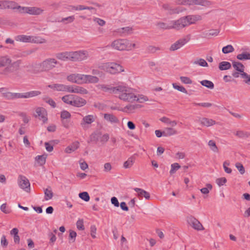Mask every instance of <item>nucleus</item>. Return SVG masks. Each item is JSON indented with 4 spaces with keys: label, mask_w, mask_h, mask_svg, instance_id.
<instances>
[{
    "label": "nucleus",
    "mask_w": 250,
    "mask_h": 250,
    "mask_svg": "<svg viewBox=\"0 0 250 250\" xmlns=\"http://www.w3.org/2000/svg\"><path fill=\"white\" fill-rule=\"evenodd\" d=\"M177 133V131L171 127H167L163 131V134L165 137L170 136Z\"/></svg>",
    "instance_id": "nucleus-30"
},
{
    "label": "nucleus",
    "mask_w": 250,
    "mask_h": 250,
    "mask_svg": "<svg viewBox=\"0 0 250 250\" xmlns=\"http://www.w3.org/2000/svg\"><path fill=\"white\" fill-rule=\"evenodd\" d=\"M142 107V105L140 104H129L127 105L125 107V109H127L130 112H133L135 109L139 108Z\"/></svg>",
    "instance_id": "nucleus-51"
},
{
    "label": "nucleus",
    "mask_w": 250,
    "mask_h": 250,
    "mask_svg": "<svg viewBox=\"0 0 250 250\" xmlns=\"http://www.w3.org/2000/svg\"><path fill=\"white\" fill-rule=\"evenodd\" d=\"M79 142L78 141L73 142L66 147L65 149V152L67 153H70L74 151L79 148Z\"/></svg>",
    "instance_id": "nucleus-25"
},
{
    "label": "nucleus",
    "mask_w": 250,
    "mask_h": 250,
    "mask_svg": "<svg viewBox=\"0 0 250 250\" xmlns=\"http://www.w3.org/2000/svg\"><path fill=\"white\" fill-rule=\"evenodd\" d=\"M199 121L203 125L207 127L216 124V122L214 120L207 118H200Z\"/></svg>",
    "instance_id": "nucleus-21"
},
{
    "label": "nucleus",
    "mask_w": 250,
    "mask_h": 250,
    "mask_svg": "<svg viewBox=\"0 0 250 250\" xmlns=\"http://www.w3.org/2000/svg\"><path fill=\"white\" fill-rule=\"evenodd\" d=\"M104 119L106 121L109 122L112 124L118 123L119 122L118 119L112 114L105 113L104 114Z\"/></svg>",
    "instance_id": "nucleus-24"
},
{
    "label": "nucleus",
    "mask_w": 250,
    "mask_h": 250,
    "mask_svg": "<svg viewBox=\"0 0 250 250\" xmlns=\"http://www.w3.org/2000/svg\"><path fill=\"white\" fill-rule=\"evenodd\" d=\"M157 26L161 29H171V25L170 24V23L169 24H167L166 23L163 22H159L157 23Z\"/></svg>",
    "instance_id": "nucleus-48"
},
{
    "label": "nucleus",
    "mask_w": 250,
    "mask_h": 250,
    "mask_svg": "<svg viewBox=\"0 0 250 250\" xmlns=\"http://www.w3.org/2000/svg\"><path fill=\"white\" fill-rule=\"evenodd\" d=\"M187 221L189 225L196 230H201L204 229V228L201 223L193 216H188Z\"/></svg>",
    "instance_id": "nucleus-7"
},
{
    "label": "nucleus",
    "mask_w": 250,
    "mask_h": 250,
    "mask_svg": "<svg viewBox=\"0 0 250 250\" xmlns=\"http://www.w3.org/2000/svg\"><path fill=\"white\" fill-rule=\"evenodd\" d=\"M171 25V29L177 30H180L187 26L184 17H182L177 20H173L170 21Z\"/></svg>",
    "instance_id": "nucleus-8"
},
{
    "label": "nucleus",
    "mask_w": 250,
    "mask_h": 250,
    "mask_svg": "<svg viewBox=\"0 0 250 250\" xmlns=\"http://www.w3.org/2000/svg\"><path fill=\"white\" fill-rule=\"evenodd\" d=\"M111 46L115 49L123 50H131L133 48L136 47L135 43H132L126 39H118L114 41Z\"/></svg>",
    "instance_id": "nucleus-2"
},
{
    "label": "nucleus",
    "mask_w": 250,
    "mask_h": 250,
    "mask_svg": "<svg viewBox=\"0 0 250 250\" xmlns=\"http://www.w3.org/2000/svg\"><path fill=\"white\" fill-rule=\"evenodd\" d=\"M57 59L62 61H70V52L58 53L56 54Z\"/></svg>",
    "instance_id": "nucleus-22"
},
{
    "label": "nucleus",
    "mask_w": 250,
    "mask_h": 250,
    "mask_svg": "<svg viewBox=\"0 0 250 250\" xmlns=\"http://www.w3.org/2000/svg\"><path fill=\"white\" fill-rule=\"evenodd\" d=\"M30 42L36 43H43L46 42V40L39 37L31 36Z\"/></svg>",
    "instance_id": "nucleus-36"
},
{
    "label": "nucleus",
    "mask_w": 250,
    "mask_h": 250,
    "mask_svg": "<svg viewBox=\"0 0 250 250\" xmlns=\"http://www.w3.org/2000/svg\"><path fill=\"white\" fill-rule=\"evenodd\" d=\"M231 67V65L230 62L226 61H223L219 64V69L220 70H227L229 69Z\"/></svg>",
    "instance_id": "nucleus-29"
},
{
    "label": "nucleus",
    "mask_w": 250,
    "mask_h": 250,
    "mask_svg": "<svg viewBox=\"0 0 250 250\" xmlns=\"http://www.w3.org/2000/svg\"><path fill=\"white\" fill-rule=\"evenodd\" d=\"M162 7L165 10L167 11L168 14L169 15L178 14L181 12L179 7L173 8L169 4L167 3L163 4Z\"/></svg>",
    "instance_id": "nucleus-16"
},
{
    "label": "nucleus",
    "mask_w": 250,
    "mask_h": 250,
    "mask_svg": "<svg viewBox=\"0 0 250 250\" xmlns=\"http://www.w3.org/2000/svg\"><path fill=\"white\" fill-rule=\"evenodd\" d=\"M71 117L70 113L66 111L63 110L61 112V119H69Z\"/></svg>",
    "instance_id": "nucleus-56"
},
{
    "label": "nucleus",
    "mask_w": 250,
    "mask_h": 250,
    "mask_svg": "<svg viewBox=\"0 0 250 250\" xmlns=\"http://www.w3.org/2000/svg\"><path fill=\"white\" fill-rule=\"evenodd\" d=\"M240 77L244 79L245 83L250 85V75L245 72L240 74Z\"/></svg>",
    "instance_id": "nucleus-50"
},
{
    "label": "nucleus",
    "mask_w": 250,
    "mask_h": 250,
    "mask_svg": "<svg viewBox=\"0 0 250 250\" xmlns=\"http://www.w3.org/2000/svg\"><path fill=\"white\" fill-rule=\"evenodd\" d=\"M234 50V49L233 47L230 45H227L226 46H224L222 48V52L224 54H228L229 53H231L233 52Z\"/></svg>",
    "instance_id": "nucleus-47"
},
{
    "label": "nucleus",
    "mask_w": 250,
    "mask_h": 250,
    "mask_svg": "<svg viewBox=\"0 0 250 250\" xmlns=\"http://www.w3.org/2000/svg\"><path fill=\"white\" fill-rule=\"evenodd\" d=\"M36 117H38L40 120H42L43 123H45L47 120V112L46 109L42 107H38L36 109Z\"/></svg>",
    "instance_id": "nucleus-11"
},
{
    "label": "nucleus",
    "mask_w": 250,
    "mask_h": 250,
    "mask_svg": "<svg viewBox=\"0 0 250 250\" xmlns=\"http://www.w3.org/2000/svg\"><path fill=\"white\" fill-rule=\"evenodd\" d=\"M235 167L239 170V172L241 174H243L245 173V170L244 167L243 165L240 163H236L235 164Z\"/></svg>",
    "instance_id": "nucleus-60"
},
{
    "label": "nucleus",
    "mask_w": 250,
    "mask_h": 250,
    "mask_svg": "<svg viewBox=\"0 0 250 250\" xmlns=\"http://www.w3.org/2000/svg\"><path fill=\"white\" fill-rule=\"evenodd\" d=\"M181 166L178 163H174L171 165L169 173L171 175L175 173L176 171L180 168Z\"/></svg>",
    "instance_id": "nucleus-52"
},
{
    "label": "nucleus",
    "mask_w": 250,
    "mask_h": 250,
    "mask_svg": "<svg viewBox=\"0 0 250 250\" xmlns=\"http://www.w3.org/2000/svg\"><path fill=\"white\" fill-rule=\"evenodd\" d=\"M188 42V40L185 38L180 39L171 45L170 50L175 51L177 50L185 45Z\"/></svg>",
    "instance_id": "nucleus-13"
},
{
    "label": "nucleus",
    "mask_w": 250,
    "mask_h": 250,
    "mask_svg": "<svg viewBox=\"0 0 250 250\" xmlns=\"http://www.w3.org/2000/svg\"><path fill=\"white\" fill-rule=\"evenodd\" d=\"M135 157L133 156L129 157L124 164V167L125 168L130 167L135 162Z\"/></svg>",
    "instance_id": "nucleus-35"
},
{
    "label": "nucleus",
    "mask_w": 250,
    "mask_h": 250,
    "mask_svg": "<svg viewBox=\"0 0 250 250\" xmlns=\"http://www.w3.org/2000/svg\"><path fill=\"white\" fill-rule=\"evenodd\" d=\"M134 190L137 192L138 196L140 198L144 197L146 199L149 200L150 198L149 193L146 191L140 188H135Z\"/></svg>",
    "instance_id": "nucleus-18"
},
{
    "label": "nucleus",
    "mask_w": 250,
    "mask_h": 250,
    "mask_svg": "<svg viewBox=\"0 0 250 250\" xmlns=\"http://www.w3.org/2000/svg\"><path fill=\"white\" fill-rule=\"evenodd\" d=\"M63 84L55 83L49 84L47 87L57 91H63Z\"/></svg>",
    "instance_id": "nucleus-31"
},
{
    "label": "nucleus",
    "mask_w": 250,
    "mask_h": 250,
    "mask_svg": "<svg viewBox=\"0 0 250 250\" xmlns=\"http://www.w3.org/2000/svg\"><path fill=\"white\" fill-rule=\"evenodd\" d=\"M88 57L87 51L80 50L70 52V61L72 62H80L85 60Z\"/></svg>",
    "instance_id": "nucleus-6"
},
{
    "label": "nucleus",
    "mask_w": 250,
    "mask_h": 250,
    "mask_svg": "<svg viewBox=\"0 0 250 250\" xmlns=\"http://www.w3.org/2000/svg\"><path fill=\"white\" fill-rule=\"evenodd\" d=\"M44 199L45 200L51 199L53 195V193L51 189L46 188L44 190Z\"/></svg>",
    "instance_id": "nucleus-45"
},
{
    "label": "nucleus",
    "mask_w": 250,
    "mask_h": 250,
    "mask_svg": "<svg viewBox=\"0 0 250 250\" xmlns=\"http://www.w3.org/2000/svg\"><path fill=\"white\" fill-rule=\"evenodd\" d=\"M208 145L209 146L210 149L215 152H217L218 151V148L216 145L215 142L213 140L209 141Z\"/></svg>",
    "instance_id": "nucleus-55"
},
{
    "label": "nucleus",
    "mask_w": 250,
    "mask_h": 250,
    "mask_svg": "<svg viewBox=\"0 0 250 250\" xmlns=\"http://www.w3.org/2000/svg\"><path fill=\"white\" fill-rule=\"evenodd\" d=\"M18 4L14 1L3 0L2 9H11L16 12Z\"/></svg>",
    "instance_id": "nucleus-12"
},
{
    "label": "nucleus",
    "mask_w": 250,
    "mask_h": 250,
    "mask_svg": "<svg viewBox=\"0 0 250 250\" xmlns=\"http://www.w3.org/2000/svg\"><path fill=\"white\" fill-rule=\"evenodd\" d=\"M116 94H118L119 98L124 101L133 102L135 101L136 95L135 90L128 87L125 83L122 82L118 83V88Z\"/></svg>",
    "instance_id": "nucleus-1"
},
{
    "label": "nucleus",
    "mask_w": 250,
    "mask_h": 250,
    "mask_svg": "<svg viewBox=\"0 0 250 250\" xmlns=\"http://www.w3.org/2000/svg\"><path fill=\"white\" fill-rule=\"evenodd\" d=\"M79 196L82 200H84L85 202H88L90 200V197L88 193L86 192H82L79 193Z\"/></svg>",
    "instance_id": "nucleus-49"
},
{
    "label": "nucleus",
    "mask_w": 250,
    "mask_h": 250,
    "mask_svg": "<svg viewBox=\"0 0 250 250\" xmlns=\"http://www.w3.org/2000/svg\"><path fill=\"white\" fill-rule=\"evenodd\" d=\"M83 219H79L77 223V228L79 230H83L84 229V226L83 225Z\"/></svg>",
    "instance_id": "nucleus-62"
},
{
    "label": "nucleus",
    "mask_w": 250,
    "mask_h": 250,
    "mask_svg": "<svg viewBox=\"0 0 250 250\" xmlns=\"http://www.w3.org/2000/svg\"><path fill=\"white\" fill-rule=\"evenodd\" d=\"M58 63L57 60L53 58L47 59L38 65L37 68L41 71H48L53 69Z\"/></svg>",
    "instance_id": "nucleus-5"
},
{
    "label": "nucleus",
    "mask_w": 250,
    "mask_h": 250,
    "mask_svg": "<svg viewBox=\"0 0 250 250\" xmlns=\"http://www.w3.org/2000/svg\"><path fill=\"white\" fill-rule=\"evenodd\" d=\"M11 62L12 60L8 56H0V68L9 65Z\"/></svg>",
    "instance_id": "nucleus-17"
},
{
    "label": "nucleus",
    "mask_w": 250,
    "mask_h": 250,
    "mask_svg": "<svg viewBox=\"0 0 250 250\" xmlns=\"http://www.w3.org/2000/svg\"><path fill=\"white\" fill-rule=\"evenodd\" d=\"M31 36H27L24 35H18L15 37L17 41H20L23 42H30Z\"/></svg>",
    "instance_id": "nucleus-28"
},
{
    "label": "nucleus",
    "mask_w": 250,
    "mask_h": 250,
    "mask_svg": "<svg viewBox=\"0 0 250 250\" xmlns=\"http://www.w3.org/2000/svg\"><path fill=\"white\" fill-rule=\"evenodd\" d=\"M77 236V233L72 230H69V238L72 240V242H74L75 241V238Z\"/></svg>",
    "instance_id": "nucleus-64"
},
{
    "label": "nucleus",
    "mask_w": 250,
    "mask_h": 250,
    "mask_svg": "<svg viewBox=\"0 0 250 250\" xmlns=\"http://www.w3.org/2000/svg\"><path fill=\"white\" fill-rule=\"evenodd\" d=\"M14 69L12 68V66H6L5 68L0 72V74L3 75L8 76L10 73L14 72Z\"/></svg>",
    "instance_id": "nucleus-46"
},
{
    "label": "nucleus",
    "mask_w": 250,
    "mask_h": 250,
    "mask_svg": "<svg viewBox=\"0 0 250 250\" xmlns=\"http://www.w3.org/2000/svg\"><path fill=\"white\" fill-rule=\"evenodd\" d=\"M13 97L14 99H20V98H26V95L25 92L22 93H13Z\"/></svg>",
    "instance_id": "nucleus-63"
},
{
    "label": "nucleus",
    "mask_w": 250,
    "mask_h": 250,
    "mask_svg": "<svg viewBox=\"0 0 250 250\" xmlns=\"http://www.w3.org/2000/svg\"><path fill=\"white\" fill-rule=\"evenodd\" d=\"M147 100L148 98L146 96H144L143 95H139L138 96L136 95V98H135V101L142 103Z\"/></svg>",
    "instance_id": "nucleus-58"
},
{
    "label": "nucleus",
    "mask_w": 250,
    "mask_h": 250,
    "mask_svg": "<svg viewBox=\"0 0 250 250\" xmlns=\"http://www.w3.org/2000/svg\"><path fill=\"white\" fill-rule=\"evenodd\" d=\"M99 81L98 77L89 75H84L83 83H97Z\"/></svg>",
    "instance_id": "nucleus-19"
},
{
    "label": "nucleus",
    "mask_w": 250,
    "mask_h": 250,
    "mask_svg": "<svg viewBox=\"0 0 250 250\" xmlns=\"http://www.w3.org/2000/svg\"><path fill=\"white\" fill-rule=\"evenodd\" d=\"M72 105L76 107H81L84 105L86 104V101L84 99L74 95Z\"/></svg>",
    "instance_id": "nucleus-15"
},
{
    "label": "nucleus",
    "mask_w": 250,
    "mask_h": 250,
    "mask_svg": "<svg viewBox=\"0 0 250 250\" xmlns=\"http://www.w3.org/2000/svg\"><path fill=\"white\" fill-rule=\"evenodd\" d=\"M232 66L234 68V69L237 71L240 72V74L245 73L244 72L245 66L242 63L240 62H233Z\"/></svg>",
    "instance_id": "nucleus-26"
},
{
    "label": "nucleus",
    "mask_w": 250,
    "mask_h": 250,
    "mask_svg": "<svg viewBox=\"0 0 250 250\" xmlns=\"http://www.w3.org/2000/svg\"><path fill=\"white\" fill-rule=\"evenodd\" d=\"M101 89L104 92H109L111 93L116 94L117 92V88H118V83L115 86H109L105 85H101Z\"/></svg>",
    "instance_id": "nucleus-23"
},
{
    "label": "nucleus",
    "mask_w": 250,
    "mask_h": 250,
    "mask_svg": "<svg viewBox=\"0 0 250 250\" xmlns=\"http://www.w3.org/2000/svg\"><path fill=\"white\" fill-rule=\"evenodd\" d=\"M207 188H203L200 189L201 192L204 194H207L209 193V190L212 188V185L210 184L206 185Z\"/></svg>",
    "instance_id": "nucleus-57"
},
{
    "label": "nucleus",
    "mask_w": 250,
    "mask_h": 250,
    "mask_svg": "<svg viewBox=\"0 0 250 250\" xmlns=\"http://www.w3.org/2000/svg\"><path fill=\"white\" fill-rule=\"evenodd\" d=\"M235 135L240 138H247L250 136V133L242 130L237 131Z\"/></svg>",
    "instance_id": "nucleus-37"
},
{
    "label": "nucleus",
    "mask_w": 250,
    "mask_h": 250,
    "mask_svg": "<svg viewBox=\"0 0 250 250\" xmlns=\"http://www.w3.org/2000/svg\"><path fill=\"white\" fill-rule=\"evenodd\" d=\"M159 50L160 48L158 47H156L152 45H149L146 48V51L147 53H154L157 51Z\"/></svg>",
    "instance_id": "nucleus-53"
},
{
    "label": "nucleus",
    "mask_w": 250,
    "mask_h": 250,
    "mask_svg": "<svg viewBox=\"0 0 250 250\" xmlns=\"http://www.w3.org/2000/svg\"><path fill=\"white\" fill-rule=\"evenodd\" d=\"M74 16H70L66 18H62L61 20H58V21L60 22H62L64 24H68L72 23L75 20Z\"/></svg>",
    "instance_id": "nucleus-34"
},
{
    "label": "nucleus",
    "mask_w": 250,
    "mask_h": 250,
    "mask_svg": "<svg viewBox=\"0 0 250 250\" xmlns=\"http://www.w3.org/2000/svg\"><path fill=\"white\" fill-rule=\"evenodd\" d=\"M237 59L240 60H250V54L247 52H243L237 55Z\"/></svg>",
    "instance_id": "nucleus-42"
},
{
    "label": "nucleus",
    "mask_w": 250,
    "mask_h": 250,
    "mask_svg": "<svg viewBox=\"0 0 250 250\" xmlns=\"http://www.w3.org/2000/svg\"><path fill=\"white\" fill-rule=\"evenodd\" d=\"M200 83L203 86H204L211 89H213L214 87L213 83L212 82L208 80H203L200 82Z\"/></svg>",
    "instance_id": "nucleus-38"
},
{
    "label": "nucleus",
    "mask_w": 250,
    "mask_h": 250,
    "mask_svg": "<svg viewBox=\"0 0 250 250\" xmlns=\"http://www.w3.org/2000/svg\"><path fill=\"white\" fill-rule=\"evenodd\" d=\"M101 132H94L90 136V140L91 142H95L97 143L101 136Z\"/></svg>",
    "instance_id": "nucleus-40"
},
{
    "label": "nucleus",
    "mask_w": 250,
    "mask_h": 250,
    "mask_svg": "<svg viewBox=\"0 0 250 250\" xmlns=\"http://www.w3.org/2000/svg\"><path fill=\"white\" fill-rule=\"evenodd\" d=\"M180 80L181 82L185 84H191L192 83V81L188 77H184V76H181L180 78Z\"/></svg>",
    "instance_id": "nucleus-61"
},
{
    "label": "nucleus",
    "mask_w": 250,
    "mask_h": 250,
    "mask_svg": "<svg viewBox=\"0 0 250 250\" xmlns=\"http://www.w3.org/2000/svg\"><path fill=\"white\" fill-rule=\"evenodd\" d=\"M88 92L87 90L83 87L75 85H73V93H74L87 94Z\"/></svg>",
    "instance_id": "nucleus-27"
},
{
    "label": "nucleus",
    "mask_w": 250,
    "mask_h": 250,
    "mask_svg": "<svg viewBox=\"0 0 250 250\" xmlns=\"http://www.w3.org/2000/svg\"><path fill=\"white\" fill-rule=\"evenodd\" d=\"M18 183L19 186L26 192L30 190V184L28 179L24 176L19 175L18 177Z\"/></svg>",
    "instance_id": "nucleus-9"
},
{
    "label": "nucleus",
    "mask_w": 250,
    "mask_h": 250,
    "mask_svg": "<svg viewBox=\"0 0 250 250\" xmlns=\"http://www.w3.org/2000/svg\"><path fill=\"white\" fill-rule=\"evenodd\" d=\"M16 12L19 14H28L32 15H39L43 12V10L37 7L21 6L18 5Z\"/></svg>",
    "instance_id": "nucleus-4"
},
{
    "label": "nucleus",
    "mask_w": 250,
    "mask_h": 250,
    "mask_svg": "<svg viewBox=\"0 0 250 250\" xmlns=\"http://www.w3.org/2000/svg\"><path fill=\"white\" fill-rule=\"evenodd\" d=\"M194 64H198L200 66L203 67H207L208 66V64L207 62L203 59H198L196 61H194L193 62Z\"/></svg>",
    "instance_id": "nucleus-44"
},
{
    "label": "nucleus",
    "mask_w": 250,
    "mask_h": 250,
    "mask_svg": "<svg viewBox=\"0 0 250 250\" xmlns=\"http://www.w3.org/2000/svg\"><path fill=\"white\" fill-rule=\"evenodd\" d=\"M94 121V119L93 115H88L84 117L81 123V125L83 128H85L86 124H91Z\"/></svg>",
    "instance_id": "nucleus-20"
},
{
    "label": "nucleus",
    "mask_w": 250,
    "mask_h": 250,
    "mask_svg": "<svg viewBox=\"0 0 250 250\" xmlns=\"http://www.w3.org/2000/svg\"><path fill=\"white\" fill-rule=\"evenodd\" d=\"M84 74H72L67 76V81L77 84L83 83Z\"/></svg>",
    "instance_id": "nucleus-10"
},
{
    "label": "nucleus",
    "mask_w": 250,
    "mask_h": 250,
    "mask_svg": "<svg viewBox=\"0 0 250 250\" xmlns=\"http://www.w3.org/2000/svg\"><path fill=\"white\" fill-rule=\"evenodd\" d=\"M98 67L111 74H115L124 71L122 66L112 62L100 63L98 65Z\"/></svg>",
    "instance_id": "nucleus-3"
},
{
    "label": "nucleus",
    "mask_w": 250,
    "mask_h": 250,
    "mask_svg": "<svg viewBox=\"0 0 250 250\" xmlns=\"http://www.w3.org/2000/svg\"><path fill=\"white\" fill-rule=\"evenodd\" d=\"M41 94V92L40 91H38V90H34V91H31L29 92H25L26 99L38 96Z\"/></svg>",
    "instance_id": "nucleus-39"
},
{
    "label": "nucleus",
    "mask_w": 250,
    "mask_h": 250,
    "mask_svg": "<svg viewBox=\"0 0 250 250\" xmlns=\"http://www.w3.org/2000/svg\"><path fill=\"white\" fill-rule=\"evenodd\" d=\"M46 157L47 155H38L35 159L41 166H42L45 163Z\"/></svg>",
    "instance_id": "nucleus-41"
},
{
    "label": "nucleus",
    "mask_w": 250,
    "mask_h": 250,
    "mask_svg": "<svg viewBox=\"0 0 250 250\" xmlns=\"http://www.w3.org/2000/svg\"><path fill=\"white\" fill-rule=\"evenodd\" d=\"M42 100L48 104L51 107L53 108H55L56 106V104L55 102L51 98L48 97H44L42 98Z\"/></svg>",
    "instance_id": "nucleus-43"
},
{
    "label": "nucleus",
    "mask_w": 250,
    "mask_h": 250,
    "mask_svg": "<svg viewBox=\"0 0 250 250\" xmlns=\"http://www.w3.org/2000/svg\"><path fill=\"white\" fill-rule=\"evenodd\" d=\"M74 95H66L62 98V100L65 104L72 105Z\"/></svg>",
    "instance_id": "nucleus-32"
},
{
    "label": "nucleus",
    "mask_w": 250,
    "mask_h": 250,
    "mask_svg": "<svg viewBox=\"0 0 250 250\" xmlns=\"http://www.w3.org/2000/svg\"><path fill=\"white\" fill-rule=\"evenodd\" d=\"M187 26L195 23L196 21L201 20V17L199 15H188L184 16Z\"/></svg>",
    "instance_id": "nucleus-14"
},
{
    "label": "nucleus",
    "mask_w": 250,
    "mask_h": 250,
    "mask_svg": "<svg viewBox=\"0 0 250 250\" xmlns=\"http://www.w3.org/2000/svg\"><path fill=\"white\" fill-rule=\"evenodd\" d=\"M172 85H173V87H174V88L177 89V90H178V91H179L180 92H182L183 93H186V94L188 93L187 90L183 86L178 85L176 83H173L172 84Z\"/></svg>",
    "instance_id": "nucleus-54"
},
{
    "label": "nucleus",
    "mask_w": 250,
    "mask_h": 250,
    "mask_svg": "<svg viewBox=\"0 0 250 250\" xmlns=\"http://www.w3.org/2000/svg\"><path fill=\"white\" fill-rule=\"evenodd\" d=\"M132 28L130 27H125L118 29L117 32L125 35L130 34L132 33Z\"/></svg>",
    "instance_id": "nucleus-33"
},
{
    "label": "nucleus",
    "mask_w": 250,
    "mask_h": 250,
    "mask_svg": "<svg viewBox=\"0 0 250 250\" xmlns=\"http://www.w3.org/2000/svg\"><path fill=\"white\" fill-rule=\"evenodd\" d=\"M227 181V179L225 177L219 178L216 180V183L219 187L223 186Z\"/></svg>",
    "instance_id": "nucleus-59"
}]
</instances>
